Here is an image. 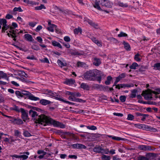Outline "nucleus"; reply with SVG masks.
<instances>
[{"instance_id":"obj_1","label":"nucleus","mask_w":160,"mask_h":160,"mask_svg":"<svg viewBox=\"0 0 160 160\" xmlns=\"http://www.w3.org/2000/svg\"><path fill=\"white\" fill-rule=\"evenodd\" d=\"M29 114L34 119L36 123L41 124L44 126L52 125L54 127H59L62 128H65V125L62 123L56 121L44 114L38 115L36 112L32 109L30 110Z\"/></svg>"},{"instance_id":"obj_2","label":"nucleus","mask_w":160,"mask_h":160,"mask_svg":"<svg viewBox=\"0 0 160 160\" xmlns=\"http://www.w3.org/2000/svg\"><path fill=\"white\" fill-rule=\"evenodd\" d=\"M99 5L102 6L110 8L112 6V4L108 0H96L94 7L100 11L102 10L100 7Z\"/></svg>"},{"instance_id":"obj_3","label":"nucleus","mask_w":160,"mask_h":160,"mask_svg":"<svg viewBox=\"0 0 160 160\" xmlns=\"http://www.w3.org/2000/svg\"><path fill=\"white\" fill-rule=\"evenodd\" d=\"M99 70L97 69L87 71L83 75L84 78L86 80L93 81L94 78L97 76V74Z\"/></svg>"},{"instance_id":"obj_4","label":"nucleus","mask_w":160,"mask_h":160,"mask_svg":"<svg viewBox=\"0 0 160 160\" xmlns=\"http://www.w3.org/2000/svg\"><path fill=\"white\" fill-rule=\"evenodd\" d=\"M22 94L23 96L25 95L28 97V98L30 100L33 101H38L39 100V98L36 97L34 96L32 94L29 92L23 91L22 92Z\"/></svg>"},{"instance_id":"obj_5","label":"nucleus","mask_w":160,"mask_h":160,"mask_svg":"<svg viewBox=\"0 0 160 160\" xmlns=\"http://www.w3.org/2000/svg\"><path fill=\"white\" fill-rule=\"evenodd\" d=\"M7 21L5 19H0V24H3V26L2 28V32H5V31L8 29H9L10 30V27L11 26H7Z\"/></svg>"},{"instance_id":"obj_6","label":"nucleus","mask_w":160,"mask_h":160,"mask_svg":"<svg viewBox=\"0 0 160 160\" xmlns=\"http://www.w3.org/2000/svg\"><path fill=\"white\" fill-rule=\"evenodd\" d=\"M20 112L22 113L21 117L23 121L26 122L29 119L27 112H26L24 109L21 108Z\"/></svg>"},{"instance_id":"obj_7","label":"nucleus","mask_w":160,"mask_h":160,"mask_svg":"<svg viewBox=\"0 0 160 160\" xmlns=\"http://www.w3.org/2000/svg\"><path fill=\"white\" fill-rule=\"evenodd\" d=\"M142 94L144 97V98L146 100H151L152 98V95L151 93H149L147 92H144L143 91Z\"/></svg>"},{"instance_id":"obj_8","label":"nucleus","mask_w":160,"mask_h":160,"mask_svg":"<svg viewBox=\"0 0 160 160\" xmlns=\"http://www.w3.org/2000/svg\"><path fill=\"white\" fill-rule=\"evenodd\" d=\"M73 148L77 149H86V147L84 145L80 143H76L72 145Z\"/></svg>"},{"instance_id":"obj_9","label":"nucleus","mask_w":160,"mask_h":160,"mask_svg":"<svg viewBox=\"0 0 160 160\" xmlns=\"http://www.w3.org/2000/svg\"><path fill=\"white\" fill-rule=\"evenodd\" d=\"M141 150L147 151L151 150V147L149 146L141 145H139L138 147Z\"/></svg>"},{"instance_id":"obj_10","label":"nucleus","mask_w":160,"mask_h":160,"mask_svg":"<svg viewBox=\"0 0 160 160\" xmlns=\"http://www.w3.org/2000/svg\"><path fill=\"white\" fill-rule=\"evenodd\" d=\"M68 99L71 101L78 102H80L84 103L86 102V101L79 98H72V97H68Z\"/></svg>"},{"instance_id":"obj_11","label":"nucleus","mask_w":160,"mask_h":160,"mask_svg":"<svg viewBox=\"0 0 160 160\" xmlns=\"http://www.w3.org/2000/svg\"><path fill=\"white\" fill-rule=\"evenodd\" d=\"M107 136L108 137L112 138L113 140L116 141H124L126 140L125 138H121L118 137L111 136L109 135H108Z\"/></svg>"},{"instance_id":"obj_12","label":"nucleus","mask_w":160,"mask_h":160,"mask_svg":"<svg viewBox=\"0 0 160 160\" xmlns=\"http://www.w3.org/2000/svg\"><path fill=\"white\" fill-rule=\"evenodd\" d=\"M75 83V81L72 79H67L64 83L69 85H71Z\"/></svg>"},{"instance_id":"obj_13","label":"nucleus","mask_w":160,"mask_h":160,"mask_svg":"<svg viewBox=\"0 0 160 160\" xmlns=\"http://www.w3.org/2000/svg\"><path fill=\"white\" fill-rule=\"evenodd\" d=\"M98 75L96 78L97 80L99 82V83L101 82L102 77L104 75L102 72L99 71V72L97 74V76Z\"/></svg>"},{"instance_id":"obj_14","label":"nucleus","mask_w":160,"mask_h":160,"mask_svg":"<svg viewBox=\"0 0 160 160\" xmlns=\"http://www.w3.org/2000/svg\"><path fill=\"white\" fill-rule=\"evenodd\" d=\"M24 38L26 40L28 41L32 42L33 40L32 36L29 34H25L24 35Z\"/></svg>"},{"instance_id":"obj_15","label":"nucleus","mask_w":160,"mask_h":160,"mask_svg":"<svg viewBox=\"0 0 160 160\" xmlns=\"http://www.w3.org/2000/svg\"><path fill=\"white\" fill-rule=\"evenodd\" d=\"M40 103L43 105H46L50 104L51 102L46 99H42L40 100Z\"/></svg>"},{"instance_id":"obj_16","label":"nucleus","mask_w":160,"mask_h":160,"mask_svg":"<svg viewBox=\"0 0 160 160\" xmlns=\"http://www.w3.org/2000/svg\"><path fill=\"white\" fill-rule=\"evenodd\" d=\"M113 90V89L112 88H109L108 86H102V89L101 91H103L104 92H108L109 91H112Z\"/></svg>"},{"instance_id":"obj_17","label":"nucleus","mask_w":160,"mask_h":160,"mask_svg":"<svg viewBox=\"0 0 160 160\" xmlns=\"http://www.w3.org/2000/svg\"><path fill=\"white\" fill-rule=\"evenodd\" d=\"M69 52H70L71 54L74 55H82V52H79L77 50H70Z\"/></svg>"},{"instance_id":"obj_18","label":"nucleus","mask_w":160,"mask_h":160,"mask_svg":"<svg viewBox=\"0 0 160 160\" xmlns=\"http://www.w3.org/2000/svg\"><path fill=\"white\" fill-rule=\"evenodd\" d=\"M126 77V74L125 73H122L117 77L116 78V80L118 82L122 79Z\"/></svg>"},{"instance_id":"obj_19","label":"nucleus","mask_w":160,"mask_h":160,"mask_svg":"<svg viewBox=\"0 0 160 160\" xmlns=\"http://www.w3.org/2000/svg\"><path fill=\"white\" fill-rule=\"evenodd\" d=\"M101 61L99 58H95L94 59L93 64L96 66H98L101 64Z\"/></svg>"},{"instance_id":"obj_20","label":"nucleus","mask_w":160,"mask_h":160,"mask_svg":"<svg viewBox=\"0 0 160 160\" xmlns=\"http://www.w3.org/2000/svg\"><path fill=\"white\" fill-rule=\"evenodd\" d=\"M81 87L82 88L86 90H88L90 88L89 87L88 84L84 83H82L81 84Z\"/></svg>"},{"instance_id":"obj_21","label":"nucleus","mask_w":160,"mask_h":160,"mask_svg":"<svg viewBox=\"0 0 160 160\" xmlns=\"http://www.w3.org/2000/svg\"><path fill=\"white\" fill-rule=\"evenodd\" d=\"M102 85L101 84H95L93 85L92 87L95 89H97L101 91Z\"/></svg>"},{"instance_id":"obj_22","label":"nucleus","mask_w":160,"mask_h":160,"mask_svg":"<svg viewBox=\"0 0 160 160\" xmlns=\"http://www.w3.org/2000/svg\"><path fill=\"white\" fill-rule=\"evenodd\" d=\"M102 150V148L100 146L95 147L93 149V151L95 152L101 153Z\"/></svg>"},{"instance_id":"obj_23","label":"nucleus","mask_w":160,"mask_h":160,"mask_svg":"<svg viewBox=\"0 0 160 160\" xmlns=\"http://www.w3.org/2000/svg\"><path fill=\"white\" fill-rule=\"evenodd\" d=\"M14 122L15 124L18 125H20L23 123V121L20 118L14 119Z\"/></svg>"},{"instance_id":"obj_24","label":"nucleus","mask_w":160,"mask_h":160,"mask_svg":"<svg viewBox=\"0 0 160 160\" xmlns=\"http://www.w3.org/2000/svg\"><path fill=\"white\" fill-rule=\"evenodd\" d=\"M112 78L111 76H108L107 77V80L105 82V83L107 85H109L111 83V81Z\"/></svg>"},{"instance_id":"obj_25","label":"nucleus","mask_w":160,"mask_h":160,"mask_svg":"<svg viewBox=\"0 0 160 160\" xmlns=\"http://www.w3.org/2000/svg\"><path fill=\"white\" fill-rule=\"evenodd\" d=\"M155 156V154L153 153H147L146 155V157L149 160H150V159H152Z\"/></svg>"},{"instance_id":"obj_26","label":"nucleus","mask_w":160,"mask_h":160,"mask_svg":"<svg viewBox=\"0 0 160 160\" xmlns=\"http://www.w3.org/2000/svg\"><path fill=\"white\" fill-rule=\"evenodd\" d=\"M52 44L53 46L61 48H62V47L61 44L58 42L55 41H53L52 42Z\"/></svg>"},{"instance_id":"obj_27","label":"nucleus","mask_w":160,"mask_h":160,"mask_svg":"<svg viewBox=\"0 0 160 160\" xmlns=\"http://www.w3.org/2000/svg\"><path fill=\"white\" fill-rule=\"evenodd\" d=\"M137 92L136 89H133L131 91L132 93L130 95V97L131 98H135L136 97V93Z\"/></svg>"},{"instance_id":"obj_28","label":"nucleus","mask_w":160,"mask_h":160,"mask_svg":"<svg viewBox=\"0 0 160 160\" xmlns=\"http://www.w3.org/2000/svg\"><path fill=\"white\" fill-rule=\"evenodd\" d=\"M18 30L16 29H14L13 28H12V27H10V30L9 31V32L10 33H12L14 35H16V34L18 33L17 32Z\"/></svg>"},{"instance_id":"obj_29","label":"nucleus","mask_w":160,"mask_h":160,"mask_svg":"<svg viewBox=\"0 0 160 160\" xmlns=\"http://www.w3.org/2000/svg\"><path fill=\"white\" fill-rule=\"evenodd\" d=\"M57 62L58 65L61 67L63 66H66L67 65V64L66 62H63L59 60H58Z\"/></svg>"},{"instance_id":"obj_30","label":"nucleus","mask_w":160,"mask_h":160,"mask_svg":"<svg viewBox=\"0 0 160 160\" xmlns=\"http://www.w3.org/2000/svg\"><path fill=\"white\" fill-rule=\"evenodd\" d=\"M56 28L57 26L56 25L52 24L51 26L48 27L47 28L48 31L52 32H54V28L56 29Z\"/></svg>"},{"instance_id":"obj_31","label":"nucleus","mask_w":160,"mask_h":160,"mask_svg":"<svg viewBox=\"0 0 160 160\" xmlns=\"http://www.w3.org/2000/svg\"><path fill=\"white\" fill-rule=\"evenodd\" d=\"M20 75L22 77H25L26 78H30V76L28 75L25 72L23 71H20V72L19 73Z\"/></svg>"},{"instance_id":"obj_32","label":"nucleus","mask_w":160,"mask_h":160,"mask_svg":"<svg viewBox=\"0 0 160 160\" xmlns=\"http://www.w3.org/2000/svg\"><path fill=\"white\" fill-rule=\"evenodd\" d=\"M146 130L148 131H152L154 132H157V130L155 128L152 127L150 126L147 125V127L146 128Z\"/></svg>"},{"instance_id":"obj_33","label":"nucleus","mask_w":160,"mask_h":160,"mask_svg":"<svg viewBox=\"0 0 160 160\" xmlns=\"http://www.w3.org/2000/svg\"><path fill=\"white\" fill-rule=\"evenodd\" d=\"M46 7L43 4H41L40 6H37L35 7V10H40L42 9H46Z\"/></svg>"},{"instance_id":"obj_34","label":"nucleus","mask_w":160,"mask_h":160,"mask_svg":"<svg viewBox=\"0 0 160 160\" xmlns=\"http://www.w3.org/2000/svg\"><path fill=\"white\" fill-rule=\"evenodd\" d=\"M74 32L75 34H78L79 32L81 33L82 29L81 28L78 27V28H75L74 30Z\"/></svg>"},{"instance_id":"obj_35","label":"nucleus","mask_w":160,"mask_h":160,"mask_svg":"<svg viewBox=\"0 0 160 160\" xmlns=\"http://www.w3.org/2000/svg\"><path fill=\"white\" fill-rule=\"evenodd\" d=\"M123 43L124 46V48L127 50H130V46L129 44L128 43L126 42H125L124 41L123 42Z\"/></svg>"},{"instance_id":"obj_36","label":"nucleus","mask_w":160,"mask_h":160,"mask_svg":"<svg viewBox=\"0 0 160 160\" xmlns=\"http://www.w3.org/2000/svg\"><path fill=\"white\" fill-rule=\"evenodd\" d=\"M118 5L120 7H123V8H126L128 7V6L127 3H124L123 2H119L118 3Z\"/></svg>"},{"instance_id":"obj_37","label":"nucleus","mask_w":160,"mask_h":160,"mask_svg":"<svg viewBox=\"0 0 160 160\" xmlns=\"http://www.w3.org/2000/svg\"><path fill=\"white\" fill-rule=\"evenodd\" d=\"M121 88H125L126 87H133L134 85L133 84L129 85L128 84H121Z\"/></svg>"},{"instance_id":"obj_38","label":"nucleus","mask_w":160,"mask_h":160,"mask_svg":"<svg viewBox=\"0 0 160 160\" xmlns=\"http://www.w3.org/2000/svg\"><path fill=\"white\" fill-rule=\"evenodd\" d=\"M141 57V56L139 53H137L134 57V59L137 61H141V58L140 57Z\"/></svg>"},{"instance_id":"obj_39","label":"nucleus","mask_w":160,"mask_h":160,"mask_svg":"<svg viewBox=\"0 0 160 160\" xmlns=\"http://www.w3.org/2000/svg\"><path fill=\"white\" fill-rule=\"evenodd\" d=\"M101 158L103 160H110V157L109 156L103 155L102 156Z\"/></svg>"},{"instance_id":"obj_40","label":"nucleus","mask_w":160,"mask_h":160,"mask_svg":"<svg viewBox=\"0 0 160 160\" xmlns=\"http://www.w3.org/2000/svg\"><path fill=\"white\" fill-rule=\"evenodd\" d=\"M138 66V65L137 63L135 62L133 63L131 65L129 68H130L133 69H135L136 67Z\"/></svg>"},{"instance_id":"obj_41","label":"nucleus","mask_w":160,"mask_h":160,"mask_svg":"<svg viewBox=\"0 0 160 160\" xmlns=\"http://www.w3.org/2000/svg\"><path fill=\"white\" fill-rule=\"evenodd\" d=\"M0 77L2 78H6L7 77L6 73L4 72L3 71H0Z\"/></svg>"},{"instance_id":"obj_42","label":"nucleus","mask_w":160,"mask_h":160,"mask_svg":"<svg viewBox=\"0 0 160 160\" xmlns=\"http://www.w3.org/2000/svg\"><path fill=\"white\" fill-rule=\"evenodd\" d=\"M86 65L85 63L83 62H77V66L78 67H85Z\"/></svg>"},{"instance_id":"obj_43","label":"nucleus","mask_w":160,"mask_h":160,"mask_svg":"<svg viewBox=\"0 0 160 160\" xmlns=\"http://www.w3.org/2000/svg\"><path fill=\"white\" fill-rule=\"evenodd\" d=\"M127 34L122 32H120V33L118 35V37H127Z\"/></svg>"},{"instance_id":"obj_44","label":"nucleus","mask_w":160,"mask_h":160,"mask_svg":"<svg viewBox=\"0 0 160 160\" xmlns=\"http://www.w3.org/2000/svg\"><path fill=\"white\" fill-rule=\"evenodd\" d=\"M86 127L88 129L92 130H95L97 129V127L96 126L93 125L91 126H87Z\"/></svg>"},{"instance_id":"obj_45","label":"nucleus","mask_w":160,"mask_h":160,"mask_svg":"<svg viewBox=\"0 0 160 160\" xmlns=\"http://www.w3.org/2000/svg\"><path fill=\"white\" fill-rule=\"evenodd\" d=\"M153 67L156 69L160 71V63H157L154 65Z\"/></svg>"},{"instance_id":"obj_46","label":"nucleus","mask_w":160,"mask_h":160,"mask_svg":"<svg viewBox=\"0 0 160 160\" xmlns=\"http://www.w3.org/2000/svg\"><path fill=\"white\" fill-rule=\"evenodd\" d=\"M58 100H59L60 101H62L63 102H64L68 104H74V103H73V102H70L68 101H66L64 100H63L62 98H58Z\"/></svg>"},{"instance_id":"obj_47","label":"nucleus","mask_w":160,"mask_h":160,"mask_svg":"<svg viewBox=\"0 0 160 160\" xmlns=\"http://www.w3.org/2000/svg\"><path fill=\"white\" fill-rule=\"evenodd\" d=\"M65 134L67 135V136L70 137H72V138H74V135L72 133H71L70 132H65Z\"/></svg>"},{"instance_id":"obj_48","label":"nucleus","mask_w":160,"mask_h":160,"mask_svg":"<svg viewBox=\"0 0 160 160\" xmlns=\"http://www.w3.org/2000/svg\"><path fill=\"white\" fill-rule=\"evenodd\" d=\"M40 60L42 62L49 63L48 59L47 58H44L43 59H40Z\"/></svg>"},{"instance_id":"obj_49","label":"nucleus","mask_w":160,"mask_h":160,"mask_svg":"<svg viewBox=\"0 0 160 160\" xmlns=\"http://www.w3.org/2000/svg\"><path fill=\"white\" fill-rule=\"evenodd\" d=\"M23 1L28 4H35V2L33 1H29V0H23Z\"/></svg>"},{"instance_id":"obj_50","label":"nucleus","mask_w":160,"mask_h":160,"mask_svg":"<svg viewBox=\"0 0 160 160\" xmlns=\"http://www.w3.org/2000/svg\"><path fill=\"white\" fill-rule=\"evenodd\" d=\"M89 24L95 28H98V24L93 22L92 21Z\"/></svg>"},{"instance_id":"obj_51","label":"nucleus","mask_w":160,"mask_h":160,"mask_svg":"<svg viewBox=\"0 0 160 160\" xmlns=\"http://www.w3.org/2000/svg\"><path fill=\"white\" fill-rule=\"evenodd\" d=\"M31 48L32 49H33L36 50H39V47L36 45H33L31 46Z\"/></svg>"},{"instance_id":"obj_52","label":"nucleus","mask_w":160,"mask_h":160,"mask_svg":"<svg viewBox=\"0 0 160 160\" xmlns=\"http://www.w3.org/2000/svg\"><path fill=\"white\" fill-rule=\"evenodd\" d=\"M134 117L132 115L129 114L128 115L127 119L128 120H132L134 119Z\"/></svg>"},{"instance_id":"obj_53","label":"nucleus","mask_w":160,"mask_h":160,"mask_svg":"<svg viewBox=\"0 0 160 160\" xmlns=\"http://www.w3.org/2000/svg\"><path fill=\"white\" fill-rule=\"evenodd\" d=\"M7 35H8L9 36V37H10V36H11L12 38H13V40L14 41H16V39L15 38L16 37V35H14L13 34H11V33H8V34H7Z\"/></svg>"},{"instance_id":"obj_54","label":"nucleus","mask_w":160,"mask_h":160,"mask_svg":"<svg viewBox=\"0 0 160 160\" xmlns=\"http://www.w3.org/2000/svg\"><path fill=\"white\" fill-rule=\"evenodd\" d=\"M14 136H15L19 137L21 133L18 130H15L14 131Z\"/></svg>"},{"instance_id":"obj_55","label":"nucleus","mask_w":160,"mask_h":160,"mask_svg":"<svg viewBox=\"0 0 160 160\" xmlns=\"http://www.w3.org/2000/svg\"><path fill=\"white\" fill-rule=\"evenodd\" d=\"M23 135L26 137H29L31 136V134L27 131H25L23 132Z\"/></svg>"},{"instance_id":"obj_56","label":"nucleus","mask_w":160,"mask_h":160,"mask_svg":"<svg viewBox=\"0 0 160 160\" xmlns=\"http://www.w3.org/2000/svg\"><path fill=\"white\" fill-rule=\"evenodd\" d=\"M18 79L22 81L23 82H25L28 83H29L30 82L28 80H27L26 79H25L24 78H18Z\"/></svg>"},{"instance_id":"obj_57","label":"nucleus","mask_w":160,"mask_h":160,"mask_svg":"<svg viewBox=\"0 0 160 160\" xmlns=\"http://www.w3.org/2000/svg\"><path fill=\"white\" fill-rule=\"evenodd\" d=\"M13 10L14 12L19 11L20 12H22L23 11L22 9L20 7L18 8L15 7L13 9Z\"/></svg>"},{"instance_id":"obj_58","label":"nucleus","mask_w":160,"mask_h":160,"mask_svg":"<svg viewBox=\"0 0 160 160\" xmlns=\"http://www.w3.org/2000/svg\"><path fill=\"white\" fill-rule=\"evenodd\" d=\"M120 100L122 102H124L126 99V97L125 96H121L120 97Z\"/></svg>"},{"instance_id":"obj_59","label":"nucleus","mask_w":160,"mask_h":160,"mask_svg":"<svg viewBox=\"0 0 160 160\" xmlns=\"http://www.w3.org/2000/svg\"><path fill=\"white\" fill-rule=\"evenodd\" d=\"M45 93L46 94H49L51 96H54V94L52 93L50 90H47L45 92Z\"/></svg>"},{"instance_id":"obj_60","label":"nucleus","mask_w":160,"mask_h":160,"mask_svg":"<svg viewBox=\"0 0 160 160\" xmlns=\"http://www.w3.org/2000/svg\"><path fill=\"white\" fill-rule=\"evenodd\" d=\"M15 94L17 96H20L21 97H23V95L22 94V92H21L18 91H17L15 92Z\"/></svg>"},{"instance_id":"obj_61","label":"nucleus","mask_w":160,"mask_h":160,"mask_svg":"<svg viewBox=\"0 0 160 160\" xmlns=\"http://www.w3.org/2000/svg\"><path fill=\"white\" fill-rule=\"evenodd\" d=\"M12 109L18 112H20V108L19 109L18 107L17 106H15L12 108Z\"/></svg>"},{"instance_id":"obj_62","label":"nucleus","mask_w":160,"mask_h":160,"mask_svg":"<svg viewBox=\"0 0 160 160\" xmlns=\"http://www.w3.org/2000/svg\"><path fill=\"white\" fill-rule=\"evenodd\" d=\"M36 24V22H29V25L32 27H34Z\"/></svg>"},{"instance_id":"obj_63","label":"nucleus","mask_w":160,"mask_h":160,"mask_svg":"<svg viewBox=\"0 0 160 160\" xmlns=\"http://www.w3.org/2000/svg\"><path fill=\"white\" fill-rule=\"evenodd\" d=\"M143 124L138 123V124H135V126L136 127L142 129V127L143 126Z\"/></svg>"},{"instance_id":"obj_64","label":"nucleus","mask_w":160,"mask_h":160,"mask_svg":"<svg viewBox=\"0 0 160 160\" xmlns=\"http://www.w3.org/2000/svg\"><path fill=\"white\" fill-rule=\"evenodd\" d=\"M152 93L155 94H159L160 93V88L156 89V91H153Z\"/></svg>"}]
</instances>
